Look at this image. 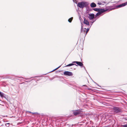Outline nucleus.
I'll return each instance as SVG.
<instances>
[{
	"label": "nucleus",
	"mask_w": 127,
	"mask_h": 127,
	"mask_svg": "<svg viewBox=\"0 0 127 127\" xmlns=\"http://www.w3.org/2000/svg\"><path fill=\"white\" fill-rule=\"evenodd\" d=\"M89 28L87 29L86 32V33L85 34V35H86L87 34V33L89 31Z\"/></svg>",
	"instance_id": "obj_14"
},
{
	"label": "nucleus",
	"mask_w": 127,
	"mask_h": 127,
	"mask_svg": "<svg viewBox=\"0 0 127 127\" xmlns=\"http://www.w3.org/2000/svg\"><path fill=\"white\" fill-rule=\"evenodd\" d=\"M121 126L123 127H127V124H126L125 125H122Z\"/></svg>",
	"instance_id": "obj_17"
},
{
	"label": "nucleus",
	"mask_w": 127,
	"mask_h": 127,
	"mask_svg": "<svg viewBox=\"0 0 127 127\" xmlns=\"http://www.w3.org/2000/svg\"><path fill=\"white\" fill-rule=\"evenodd\" d=\"M83 29V27L82 26V27H81V30L82 29Z\"/></svg>",
	"instance_id": "obj_22"
},
{
	"label": "nucleus",
	"mask_w": 127,
	"mask_h": 127,
	"mask_svg": "<svg viewBox=\"0 0 127 127\" xmlns=\"http://www.w3.org/2000/svg\"><path fill=\"white\" fill-rule=\"evenodd\" d=\"M81 111L80 110H76L73 111V112L74 116H77L81 113Z\"/></svg>",
	"instance_id": "obj_2"
},
{
	"label": "nucleus",
	"mask_w": 127,
	"mask_h": 127,
	"mask_svg": "<svg viewBox=\"0 0 127 127\" xmlns=\"http://www.w3.org/2000/svg\"><path fill=\"white\" fill-rule=\"evenodd\" d=\"M31 113L33 114H35L37 113Z\"/></svg>",
	"instance_id": "obj_20"
},
{
	"label": "nucleus",
	"mask_w": 127,
	"mask_h": 127,
	"mask_svg": "<svg viewBox=\"0 0 127 127\" xmlns=\"http://www.w3.org/2000/svg\"><path fill=\"white\" fill-rule=\"evenodd\" d=\"M0 95L1 97H3L4 96L3 94L1 92L0 94Z\"/></svg>",
	"instance_id": "obj_15"
},
{
	"label": "nucleus",
	"mask_w": 127,
	"mask_h": 127,
	"mask_svg": "<svg viewBox=\"0 0 127 127\" xmlns=\"http://www.w3.org/2000/svg\"><path fill=\"white\" fill-rule=\"evenodd\" d=\"M99 4H99V3H98Z\"/></svg>",
	"instance_id": "obj_23"
},
{
	"label": "nucleus",
	"mask_w": 127,
	"mask_h": 127,
	"mask_svg": "<svg viewBox=\"0 0 127 127\" xmlns=\"http://www.w3.org/2000/svg\"><path fill=\"white\" fill-rule=\"evenodd\" d=\"M64 74L66 76H73V73L69 71H65L64 72Z\"/></svg>",
	"instance_id": "obj_4"
},
{
	"label": "nucleus",
	"mask_w": 127,
	"mask_h": 127,
	"mask_svg": "<svg viewBox=\"0 0 127 127\" xmlns=\"http://www.w3.org/2000/svg\"><path fill=\"white\" fill-rule=\"evenodd\" d=\"M29 113H31L32 112H31L29 111H27Z\"/></svg>",
	"instance_id": "obj_19"
},
{
	"label": "nucleus",
	"mask_w": 127,
	"mask_h": 127,
	"mask_svg": "<svg viewBox=\"0 0 127 127\" xmlns=\"http://www.w3.org/2000/svg\"><path fill=\"white\" fill-rule=\"evenodd\" d=\"M72 63H76L77 65L81 67L83 66V64L81 62L74 61L72 62Z\"/></svg>",
	"instance_id": "obj_5"
},
{
	"label": "nucleus",
	"mask_w": 127,
	"mask_h": 127,
	"mask_svg": "<svg viewBox=\"0 0 127 127\" xmlns=\"http://www.w3.org/2000/svg\"><path fill=\"white\" fill-rule=\"evenodd\" d=\"M95 15L93 13L88 14V17L90 20H92L94 18Z\"/></svg>",
	"instance_id": "obj_6"
},
{
	"label": "nucleus",
	"mask_w": 127,
	"mask_h": 127,
	"mask_svg": "<svg viewBox=\"0 0 127 127\" xmlns=\"http://www.w3.org/2000/svg\"><path fill=\"white\" fill-rule=\"evenodd\" d=\"M127 5V1L125 3H123L121 4L118 5L117 6V7H121Z\"/></svg>",
	"instance_id": "obj_8"
},
{
	"label": "nucleus",
	"mask_w": 127,
	"mask_h": 127,
	"mask_svg": "<svg viewBox=\"0 0 127 127\" xmlns=\"http://www.w3.org/2000/svg\"><path fill=\"white\" fill-rule=\"evenodd\" d=\"M73 19V18L72 17L70 18L68 20V21L70 23L71 22V21H72Z\"/></svg>",
	"instance_id": "obj_13"
},
{
	"label": "nucleus",
	"mask_w": 127,
	"mask_h": 127,
	"mask_svg": "<svg viewBox=\"0 0 127 127\" xmlns=\"http://www.w3.org/2000/svg\"><path fill=\"white\" fill-rule=\"evenodd\" d=\"M9 125H10V123H8L6 124H5V125L6 126H7V127H8L9 126Z\"/></svg>",
	"instance_id": "obj_16"
},
{
	"label": "nucleus",
	"mask_w": 127,
	"mask_h": 127,
	"mask_svg": "<svg viewBox=\"0 0 127 127\" xmlns=\"http://www.w3.org/2000/svg\"><path fill=\"white\" fill-rule=\"evenodd\" d=\"M85 30H83V32H86V28H85Z\"/></svg>",
	"instance_id": "obj_18"
},
{
	"label": "nucleus",
	"mask_w": 127,
	"mask_h": 127,
	"mask_svg": "<svg viewBox=\"0 0 127 127\" xmlns=\"http://www.w3.org/2000/svg\"><path fill=\"white\" fill-rule=\"evenodd\" d=\"M84 23L88 26L90 25L89 21L85 18L84 19Z\"/></svg>",
	"instance_id": "obj_9"
},
{
	"label": "nucleus",
	"mask_w": 127,
	"mask_h": 127,
	"mask_svg": "<svg viewBox=\"0 0 127 127\" xmlns=\"http://www.w3.org/2000/svg\"><path fill=\"white\" fill-rule=\"evenodd\" d=\"M75 65L76 66H77L75 64H68L65 66V67L69 66H72V65Z\"/></svg>",
	"instance_id": "obj_12"
},
{
	"label": "nucleus",
	"mask_w": 127,
	"mask_h": 127,
	"mask_svg": "<svg viewBox=\"0 0 127 127\" xmlns=\"http://www.w3.org/2000/svg\"><path fill=\"white\" fill-rule=\"evenodd\" d=\"M94 11H97V12H99L100 11H101L102 10V9H99V8H93V9Z\"/></svg>",
	"instance_id": "obj_11"
},
{
	"label": "nucleus",
	"mask_w": 127,
	"mask_h": 127,
	"mask_svg": "<svg viewBox=\"0 0 127 127\" xmlns=\"http://www.w3.org/2000/svg\"><path fill=\"white\" fill-rule=\"evenodd\" d=\"M90 6L91 7L93 8L96 7V5L95 3L94 2H93L91 4Z\"/></svg>",
	"instance_id": "obj_10"
},
{
	"label": "nucleus",
	"mask_w": 127,
	"mask_h": 127,
	"mask_svg": "<svg viewBox=\"0 0 127 127\" xmlns=\"http://www.w3.org/2000/svg\"><path fill=\"white\" fill-rule=\"evenodd\" d=\"M59 67H58L57 68H56V69H55L54 70H55L56 69H58V68H59Z\"/></svg>",
	"instance_id": "obj_21"
},
{
	"label": "nucleus",
	"mask_w": 127,
	"mask_h": 127,
	"mask_svg": "<svg viewBox=\"0 0 127 127\" xmlns=\"http://www.w3.org/2000/svg\"><path fill=\"white\" fill-rule=\"evenodd\" d=\"M106 11V10H105L104 9H102L101 11L98 12V13L96 14L95 16L96 17L100 15L102 13Z\"/></svg>",
	"instance_id": "obj_7"
},
{
	"label": "nucleus",
	"mask_w": 127,
	"mask_h": 127,
	"mask_svg": "<svg viewBox=\"0 0 127 127\" xmlns=\"http://www.w3.org/2000/svg\"><path fill=\"white\" fill-rule=\"evenodd\" d=\"M113 109L114 111V112L116 113H119L122 112V110L117 107H114L113 108Z\"/></svg>",
	"instance_id": "obj_3"
},
{
	"label": "nucleus",
	"mask_w": 127,
	"mask_h": 127,
	"mask_svg": "<svg viewBox=\"0 0 127 127\" xmlns=\"http://www.w3.org/2000/svg\"><path fill=\"white\" fill-rule=\"evenodd\" d=\"M86 5V3L83 2H78L77 4V6L81 8H83Z\"/></svg>",
	"instance_id": "obj_1"
}]
</instances>
